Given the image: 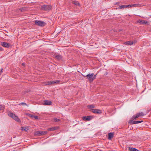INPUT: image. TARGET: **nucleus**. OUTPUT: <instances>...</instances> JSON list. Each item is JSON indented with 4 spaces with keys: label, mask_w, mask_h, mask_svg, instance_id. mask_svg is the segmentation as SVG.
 <instances>
[{
    "label": "nucleus",
    "mask_w": 151,
    "mask_h": 151,
    "mask_svg": "<svg viewBox=\"0 0 151 151\" xmlns=\"http://www.w3.org/2000/svg\"><path fill=\"white\" fill-rule=\"evenodd\" d=\"M8 115L13 118L14 120L18 122H20V120L18 116H17L15 114L13 113L10 112L9 113Z\"/></svg>",
    "instance_id": "nucleus-1"
},
{
    "label": "nucleus",
    "mask_w": 151,
    "mask_h": 151,
    "mask_svg": "<svg viewBox=\"0 0 151 151\" xmlns=\"http://www.w3.org/2000/svg\"><path fill=\"white\" fill-rule=\"evenodd\" d=\"M52 8L51 5H44L41 7V9L43 11H49Z\"/></svg>",
    "instance_id": "nucleus-2"
},
{
    "label": "nucleus",
    "mask_w": 151,
    "mask_h": 151,
    "mask_svg": "<svg viewBox=\"0 0 151 151\" xmlns=\"http://www.w3.org/2000/svg\"><path fill=\"white\" fill-rule=\"evenodd\" d=\"M35 23L36 25L41 27H43L46 25L45 22L41 21L35 20Z\"/></svg>",
    "instance_id": "nucleus-3"
},
{
    "label": "nucleus",
    "mask_w": 151,
    "mask_h": 151,
    "mask_svg": "<svg viewBox=\"0 0 151 151\" xmlns=\"http://www.w3.org/2000/svg\"><path fill=\"white\" fill-rule=\"evenodd\" d=\"M84 77H86L88 79L89 81L91 82H92L93 80V73H92L91 74H89L86 75V76L83 75Z\"/></svg>",
    "instance_id": "nucleus-4"
},
{
    "label": "nucleus",
    "mask_w": 151,
    "mask_h": 151,
    "mask_svg": "<svg viewBox=\"0 0 151 151\" xmlns=\"http://www.w3.org/2000/svg\"><path fill=\"white\" fill-rule=\"evenodd\" d=\"M144 114L143 112H139L137 113L136 115H134L132 117V119H135L139 117L142 116H144Z\"/></svg>",
    "instance_id": "nucleus-5"
},
{
    "label": "nucleus",
    "mask_w": 151,
    "mask_h": 151,
    "mask_svg": "<svg viewBox=\"0 0 151 151\" xmlns=\"http://www.w3.org/2000/svg\"><path fill=\"white\" fill-rule=\"evenodd\" d=\"M0 44L3 47L6 48H9L10 45L9 43L5 42H1Z\"/></svg>",
    "instance_id": "nucleus-6"
},
{
    "label": "nucleus",
    "mask_w": 151,
    "mask_h": 151,
    "mask_svg": "<svg viewBox=\"0 0 151 151\" xmlns=\"http://www.w3.org/2000/svg\"><path fill=\"white\" fill-rule=\"evenodd\" d=\"M92 112L95 114H100L102 113L101 110L99 109H93L91 111Z\"/></svg>",
    "instance_id": "nucleus-7"
},
{
    "label": "nucleus",
    "mask_w": 151,
    "mask_h": 151,
    "mask_svg": "<svg viewBox=\"0 0 151 151\" xmlns=\"http://www.w3.org/2000/svg\"><path fill=\"white\" fill-rule=\"evenodd\" d=\"M59 82V81H50L47 82V85H50L54 84L55 83H58Z\"/></svg>",
    "instance_id": "nucleus-8"
},
{
    "label": "nucleus",
    "mask_w": 151,
    "mask_h": 151,
    "mask_svg": "<svg viewBox=\"0 0 151 151\" xmlns=\"http://www.w3.org/2000/svg\"><path fill=\"white\" fill-rule=\"evenodd\" d=\"M138 22L143 24H145L148 23V22L143 20L139 19L138 21Z\"/></svg>",
    "instance_id": "nucleus-9"
},
{
    "label": "nucleus",
    "mask_w": 151,
    "mask_h": 151,
    "mask_svg": "<svg viewBox=\"0 0 151 151\" xmlns=\"http://www.w3.org/2000/svg\"><path fill=\"white\" fill-rule=\"evenodd\" d=\"M143 121H133L132 120L131 122V123L132 124H137L138 123H141L143 122Z\"/></svg>",
    "instance_id": "nucleus-10"
},
{
    "label": "nucleus",
    "mask_w": 151,
    "mask_h": 151,
    "mask_svg": "<svg viewBox=\"0 0 151 151\" xmlns=\"http://www.w3.org/2000/svg\"><path fill=\"white\" fill-rule=\"evenodd\" d=\"M52 104V102L50 101L46 100L45 101L44 105H50Z\"/></svg>",
    "instance_id": "nucleus-11"
},
{
    "label": "nucleus",
    "mask_w": 151,
    "mask_h": 151,
    "mask_svg": "<svg viewBox=\"0 0 151 151\" xmlns=\"http://www.w3.org/2000/svg\"><path fill=\"white\" fill-rule=\"evenodd\" d=\"M87 107L89 109H90L91 111H92V109H93V108L95 107V105H88Z\"/></svg>",
    "instance_id": "nucleus-12"
},
{
    "label": "nucleus",
    "mask_w": 151,
    "mask_h": 151,
    "mask_svg": "<svg viewBox=\"0 0 151 151\" xmlns=\"http://www.w3.org/2000/svg\"><path fill=\"white\" fill-rule=\"evenodd\" d=\"M58 128L57 127H52L48 128V130L50 131H53L57 130Z\"/></svg>",
    "instance_id": "nucleus-13"
},
{
    "label": "nucleus",
    "mask_w": 151,
    "mask_h": 151,
    "mask_svg": "<svg viewBox=\"0 0 151 151\" xmlns=\"http://www.w3.org/2000/svg\"><path fill=\"white\" fill-rule=\"evenodd\" d=\"M134 42H133V41L132 42H131L130 41H128L127 42H126L124 43V44L125 45H133V44Z\"/></svg>",
    "instance_id": "nucleus-14"
},
{
    "label": "nucleus",
    "mask_w": 151,
    "mask_h": 151,
    "mask_svg": "<svg viewBox=\"0 0 151 151\" xmlns=\"http://www.w3.org/2000/svg\"><path fill=\"white\" fill-rule=\"evenodd\" d=\"M83 119L85 121H89L91 119V117L90 116H84L83 117Z\"/></svg>",
    "instance_id": "nucleus-15"
},
{
    "label": "nucleus",
    "mask_w": 151,
    "mask_h": 151,
    "mask_svg": "<svg viewBox=\"0 0 151 151\" xmlns=\"http://www.w3.org/2000/svg\"><path fill=\"white\" fill-rule=\"evenodd\" d=\"M114 133H109L108 134V139L109 140H111L113 137L114 136Z\"/></svg>",
    "instance_id": "nucleus-16"
},
{
    "label": "nucleus",
    "mask_w": 151,
    "mask_h": 151,
    "mask_svg": "<svg viewBox=\"0 0 151 151\" xmlns=\"http://www.w3.org/2000/svg\"><path fill=\"white\" fill-rule=\"evenodd\" d=\"M126 8V5H123L120 6L118 7V9H124Z\"/></svg>",
    "instance_id": "nucleus-17"
},
{
    "label": "nucleus",
    "mask_w": 151,
    "mask_h": 151,
    "mask_svg": "<svg viewBox=\"0 0 151 151\" xmlns=\"http://www.w3.org/2000/svg\"><path fill=\"white\" fill-rule=\"evenodd\" d=\"M129 150L130 151H139L137 149L135 148H129Z\"/></svg>",
    "instance_id": "nucleus-18"
},
{
    "label": "nucleus",
    "mask_w": 151,
    "mask_h": 151,
    "mask_svg": "<svg viewBox=\"0 0 151 151\" xmlns=\"http://www.w3.org/2000/svg\"><path fill=\"white\" fill-rule=\"evenodd\" d=\"M132 7H134L140 6V5L139 4H131Z\"/></svg>",
    "instance_id": "nucleus-19"
},
{
    "label": "nucleus",
    "mask_w": 151,
    "mask_h": 151,
    "mask_svg": "<svg viewBox=\"0 0 151 151\" xmlns=\"http://www.w3.org/2000/svg\"><path fill=\"white\" fill-rule=\"evenodd\" d=\"M47 133V131H41V135H43L46 134Z\"/></svg>",
    "instance_id": "nucleus-20"
},
{
    "label": "nucleus",
    "mask_w": 151,
    "mask_h": 151,
    "mask_svg": "<svg viewBox=\"0 0 151 151\" xmlns=\"http://www.w3.org/2000/svg\"><path fill=\"white\" fill-rule=\"evenodd\" d=\"M28 130V129H27V127H22V131H24L27 132Z\"/></svg>",
    "instance_id": "nucleus-21"
},
{
    "label": "nucleus",
    "mask_w": 151,
    "mask_h": 151,
    "mask_svg": "<svg viewBox=\"0 0 151 151\" xmlns=\"http://www.w3.org/2000/svg\"><path fill=\"white\" fill-rule=\"evenodd\" d=\"M55 58L58 60H60L62 58V56L60 55H57L55 56Z\"/></svg>",
    "instance_id": "nucleus-22"
},
{
    "label": "nucleus",
    "mask_w": 151,
    "mask_h": 151,
    "mask_svg": "<svg viewBox=\"0 0 151 151\" xmlns=\"http://www.w3.org/2000/svg\"><path fill=\"white\" fill-rule=\"evenodd\" d=\"M5 108V106L3 105H0V110H3Z\"/></svg>",
    "instance_id": "nucleus-23"
},
{
    "label": "nucleus",
    "mask_w": 151,
    "mask_h": 151,
    "mask_svg": "<svg viewBox=\"0 0 151 151\" xmlns=\"http://www.w3.org/2000/svg\"><path fill=\"white\" fill-rule=\"evenodd\" d=\"M73 3L76 5H80V4L79 3V2L76 1H73Z\"/></svg>",
    "instance_id": "nucleus-24"
},
{
    "label": "nucleus",
    "mask_w": 151,
    "mask_h": 151,
    "mask_svg": "<svg viewBox=\"0 0 151 151\" xmlns=\"http://www.w3.org/2000/svg\"><path fill=\"white\" fill-rule=\"evenodd\" d=\"M60 121V119L57 118H54V122H58Z\"/></svg>",
    "instance_id": "nucleus-25"
},
{
    "label": "nucleus",
    "mask_w": 151,
    "mask_h": 151,
    "mask_svg": "<svg viewBox=\"0 0 151 151\" xmlns=\"http://www.w3.org/2000/svg\"><path fill=\"white\" fill-rule=\"evenodd\" d=\"M19 105H25L26 106H28V105L25 103H24V102H22L21 103H20V104H19Z\"/></svg>",
    "instance_id": "nucleus-26"
},
{
    "label": "nucleus",
    "mask_w": 151,
    "mask_h": 151,
    "mask_svg": "<svg viewBox=\"0 0 151 151\" xmlns=\"http://www.w3.org/2000/svg\"><path fill=\"white\" fill-rule=\"evenodd\" d=\"M126 8L132 7L131 4L126 5Z\"/></svg>",
    "instance_id": "nucleus-27"
},
{
    "label": "nucleus",
    "mask_w": 151,
    "mask_h": 151,
    "mask_svg": "<svg viewBox=\"0 0 151 151\" xmlns=\"http://www.w3.org/2000/svg\"><path fill=\"white\" fill-rule=\"evenodd\" d=\"M37 134L39 136H40L41 135V131H38L37 132Z\"/></svg>",
    "instance_id": "nucleus-28"
},
{
    "label": "nucleus",
    "mask_w": 151,
    "mask_h": 151,
    "mask_svg": "<svg viewBox=\"0 0 151 151\" xmlns=\"http://www.w3.org/2000/svg\"><path fill=\"white\" fill-rule=\"evenodd\" d=\"M25 9L26 8H22L20 9V10L21 11H24Z\"/></svg>",
    "instance_id": "nucleus-29"
},
{
    "label": "nucleus",
    "mask_w": 151,
    "mask_h": 151,
    "mask_svg": "<svg viewBox=\"0 0 151 151\" xmlns=\"http://www.w3.org/2000/svg\"><path fill=\"white\" fill-rule=\"evenodd\" d=\"M96 75H97L96 74L95 75H93V80L96 78Z\"/></svg>",
    "instance_id": "nucleus-30"
},
{
    "label": "nucleus",
    "mask_w": 151,
    "mask_h": 151,
    "mask_svg": "<svg viewBox=\"0 0 151 151\" xmlns=\"http://www.w3.org/2000/svg\"><path fill=\"white\" fill-rule=\"evenodd\" d=\"M34 118L36 119H38V117L37 116H34Z\"/></svg>",
    "instance_id": "nucleus-31"
},
{
    "label": "nucleus",
    "mask_w": 151,
    "mask_h": 151,
    "mask_svg": "<svg viewBox=\"0 0 151 151\" xmlns=\"http://www.w3.org/2000/svg\"><path fill=\"white\" fill-rule=\"evenodd\" d=\"M4 50V49L1 47H0V51H3Z\"/></svg>",
    "instance_id": "nucleus-32"
},
{
    "label": "nucleus",
    "mask_w": 151,
    "mask_h": 151,
    "mask_svg": "<svg viewBox=\"0 0 151 151\" xmlns=\"http://www.w3.org/2000/svg\"><path fill=\"white\" fill-rule=\"evenodd\" d=\"M27 115L28 116H29V117H30V116H31V114H27Z\"/></svg>",
    "instance_id": "nucleus-33"
},
{
    "label": "nucleus",
    "mask_w": 151,
    "mask_h": 151,
    "mask_svg": "<svg viewBox=\"0 0 151 151\" xmlns=\"http://www.w3.org/2000/svg\"><path fill=\"white\" fill-rule=\"evenodd\" d=\"M34 116L33 115H31L30 116V117H31L32 118H34Z\"/></svg>",
    "instance_id": "nucleus-34"
},
{
    "label": "nucleus",
    "mask_w": 151,
    "mask_h": 151,
    "mask_svg": "<svg viewBox=\"0 0 151 151\" xmlns=\"http://www.w3.org/2000/svg\"><path fill=\"white\" fill-rule=\"evenodd\" d=\"M3 68H1V72L2 73L3 72Z\"/></svg>",
    "instance_id": "nucleus-35"
}]
</instances>
